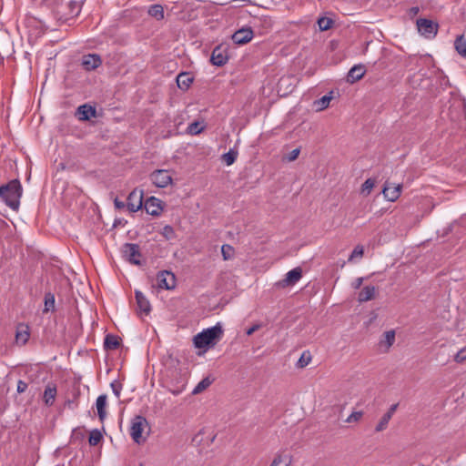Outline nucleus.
Segmentation results:
<instances>
[{"label":"nucleus","instance_id":"obj_38","mask_svg":"<svg viewBox=\"0 0 466 466\" xmlns=\"http://www.w3.org/2000/svg\"><path fill=\"white\" fill-rule=\"evenodd\" d=\"M221 253H222L223 258L225 260H228V259L232 258L233 253H234V249L229 245H223L221 247Z\"/></svg>","mask_w":466,"mask_h":466},{"label":"nucleus","instance_id":"obj_34","mask_svg":"<svg viewBox=\"0 0 466 466\" xmlns=\"http://www.w3.org/2000/svg\"><path fill=\"white\" fill-rule=\"evenodd\" d=\"M317 23L320 31H326L332 26L333 21L328 17H319Z\"/></svg>","mask_w":466,"mask_h":466},{"label":"nucleus","instance_id":"obj_10","mask_svg":"<svg viewBox=\"0 0 466 466\" xmlns=\"http://www.w3.org/2000/svg\"><path fill=\"white\" fill-rule=\"evenodd\" d=\"M253 35L251 28H240L233 34L232 40L235 44L244 45L251 41Z\"/></svg>","mask_w":466,"mask_h":466},{"label":"nucleus","instance_id":"obj_37","mask_svg":"<svg viewBox=\"0 0 466 466\" xmlns=\"http://www.w3.org/2000/svg\"><path fill=\"white\" fill-rule=\"evenodd\" d=\"M310 361H311L310 353L309 352H303L302 355L300 356V358L298 360V366L299 368H304L307 365H309Z\"/></svg>","mask_w":466,"mask_h":466},{"label":"nucleus","instance_id":"obj_7","mask_svg":"<svg viewBox=\"0 0 466 466\" xmlns=\"http://www.w3.org/2000/svg\"><path fill=\"white\" fill-rule=\"evenodd\" d=\"M150 180L157 187H166L172 182L171 176L165 169H158L151 173Z\"/></svg>","mask_w":466,"mask_h":466},{"label":"nucleus","instance_id":"obj_20","mask_svg":"<svg viewBox=\"0 0 466 466\" xmlns=\"http://www.w3.org/2000/svg\"><path fill=\"white\" fill-rule=\"evenodd\" d=\"M302 277V270L300 268H295L289 270L284 279V283L286 285H294L296 284Z\"/></svg>","mask_w":466,"mask_h":466},{"label":"nucleus","instance_id":"obj_44","mask_svg":"<svg viewBox=\"0 0 466 466\" xmlns=\"http://www.w3.org/2000/svg\"><path fill=\"white\" fill-rule=\"evenodd\" d=\"M111 389H112L113 393L116 395V397L119 398L121 390H122L121 384L116 381H114L111 383Z\"/></svg>","mask_w":466,"mask_h":466},{"label":"nucleus","instance_id":"obj_53","mask_svg":"<svg viewBox=\"0 0 466 466\" xmlns=\"http://www.w3.org/2000/svg\"><path fill=\"white\" fill-rule=\"evenodd\" d=\"M139 466H142V465H139Z\"/></svg>","mask_w":466,"mask_h":466},{"label":"nucleus","instance_id":"obj_16","mask_svg":"<svg viewBox=\"0 0 466 466\" xmlns=\"http://www.w3.org/2000/svg\"><path fill=\"white\" fill-rule=\"evenodd\" d=\"M135 297L137 305V309L140 312L148 314L151 310V306L147 297L139 290L135 291Z\"/></svg>","mask_w":466,"mask_h":466},{"label":"nucleus","instance_id":"obj_45","mask_svg":"<svg viewBox=\"0 0 466 466\" xmlns=\"http://www.w3.org/2000/svg\"><path fill=\"white\" fill-rule=\"evenodd\" d=\"M114 205H115L116 209H117L119 211L127 208V203L118 199L117 198H115Z\"/></svg>","mask_w":466,"mask_h":466},{"label":"nucleus","instance_id":"obj_4","mask_svg":"<svg viewBox=\"0 0 466 466\" xmlns=\"http://www.w3.org/2000/svg\"><path fill=\"white\" fill-rule=\"evenodd\" d=\"M417 27L419 32L426 38H433L438 32V24L426 18L418 19Z\"/></svg>","mask_w":466,"mask_h":466},{"label":"nucleus","instance_id":"obj_6","mask_svg":"<svg viewBox=\"0 0 466 466\" xmlns=\"http://www.w3.org/2000/svg\"><path fill=\"white\" fill-rule=\"evenodd\" d=\"M123 257L131 264L141 265L139 247L137 244L127 243L122 248Z\"/></svg>","mask_w":466,"mask_h":466},{"label":"nucleus","instance_id":"obj_43","mask_svg":"<svg viewBox=\"0 0 466 466\" xmlns=\"http://www.w3.org/2000/svg\"><path fill=\"white\" fill-rule=\"evenodd\" d=\"M300 153V149L299 148H295L293 150H291L286 157L285 158L291 162V161H294L298 158L299 155Z\"/></svg>","mask_w":466,"mask_h":466},{"label":"nucleus","instance_id":"obj_11","mask_svg":"<svg viewBox=\"0 0 466 466\" xmlns=\"http://www.w3.org/2000/svg\"><path fill=\"white\" fill-rule=\"evenodd\" d=\"M162 202L160 199L150 197L143 204L145 210L147 214L152 216H157L162 210Z\"/></svg>","mask_w":466,"mask_h":466},{"label":"nucleus","instance_id":"obj_18","mask_svg":"<svg viewBox=\"0 0 466 466\" xmlns=\"http://www.w3.org/2000/svg\"><path fill=\"white\" fill-rule=\"evenodd\" d=\"M377 294V289L374 286H365L358 295V301L362 303L371 300Z\"/></svg>","mask_w":466,"mask_h":466},{"label":"nucleus","instance_id":"obj_25","mask_svg":"<svg viewBox=\"0 0 466 466\" xmlns=\"http://www.w3.org/2000/svg\"><path fill=\"white\" fill-rule=\"evenodd\" d=\"M395 341V331L388 330L383 334V338L380 339V344L381 347L385 348V350H389V349L393 345Z\"/></svg>","mask_w":466,"mask_h":466},{"label":"nucleus","instance_id":"obj_50","mask_svg":"<svg viewBox=\"0 0 466 466\" xmlns=\"http://www.w3.org/2000/svg\"><path fill=\"white\" fill-rule=\"evenodd\" d=\"M126 222L127 221L123 218H116L113 223V228H116L118 227V225H124V224H126Z\"/></svg>","mask_w":466,"mask_h":466},{"label":"nucleus","instance_id":"obj_40","mask_svg":"<svg viewBox=\"0 0 466 466\" xmlns=\"http://www.w3.org/2000/svg\"><path fill=\"white\" fill-rule=\"evenodd\" d=\"M454 361L463 363L466 361V346L461 348L454 356Z\"/></svg>","mask_w":466,"mask_h":466},{"label":"nucleus","instance_id":"obj_2","mask_svg":"<svg viewBox=\"0 0 466 466\" xmlns=\"http://www.w3.org/2000/svg\"><path fill=\"white\" fill-rule=\"evenodd\" d=\"M223 334V329L219 323L215 326L206 329L198 333L193 338L194 346L198 349H207L220 339Z\"/></svg>","mask_w":466,"mask_h":466},{"label":"nucleus","instance_id":"obj_14","mask_svg":"<svg viewBox=\"0 0 466 466\" xmlns=\"http://www.w3.org/2000/svg\"><path fill=\"white\" fill-rule=\"evenodd\" d=\"M96 108L90 105L85 104L79 106L76 109V116L81 121H87L96 116Z\"/></svg>","mask_w":466,"mask_h":466},{"label":"nucleus","instance_id":"obj_9","mask_svg":"<svg viewBox=\"0 0 466 466\" xmlns=\"http://www.w3.org/2000/svg\"><path fill=\"white\" fill-rule=\"evenodd\" d=\"M228 60L227 48L223 46H216L211 54L210 62L217 66H224Z\"/></svg>","mask_w":466,"mask_h":466},{"label":"nucleus","instance_id":"obj_15","mask_svg":"<svg viewBox=\"0 0 466 466\" xmlns=\"http://www.w3.org/2000/svg\"><path fill=\"white\" fill-rule=\"evenodd\" d=\"M82 65L86 70H94L101 65V58L98 55L89 54L83 56Z\"/></svg>","mask_w":466,"mask_h":466},{"label":"nucleus","instance_id":"obj_1","mask_svg":"<svg viewBox=\"0 0 466 466\" xmlns=\"http://www.w3.org/2000/svg\"><path fill=\"white\" fill-rule=\"evenodd\" d=\"M21 196L22 186L17 179L0 187V198L14 210L18 208Z\"/></svg>","mask_w":466,"mask_h":466},{"label":"nucleus","instance_id":"obj_48","mask_svg":"<svg viewBox=\"0 0 466 466\" xmlns=\"http://www.w3.org/2000/svg\"><path fill=\"white\" fill-rule=\"evenodd\" d=\"M260 327H261L260 324H254L253 326H251L249 329H247V331H246L247 335H248V336L252 335L255 331L259 329Z\"/></svg>","mask_w":466,"mask_h":466},{"label":"nucleus","instance_id":"obj_21","mask_svg":"<svg viewBox=\"0 0 466 466\" xmlns=\"http://www.w3.org/2000/svg\"><path fill=\"white\" fill-rule=\"evenodd\" d=\"M466 230V214L462 215L460 218L451 222L444 233H451L453 231Z\"/></svg>","mask_w":466,"mask_h":466},{"label":"nucleus","instance_id":"obj_51","mask_svg":"<svg viewBox=\"0 0 466 466\" xmlns=\"http://www.w3.org/2000/svg\"><path fill=\"white\" fill-rule=\"evenodd\" d=\"M183 390H184V387H182L180 389H177V390H170L171 393L176 396L179 395Z\"/></svg>","mask_w":466,"mask_h":466},{"label":"nucleus","instance_id":"obj_39","mask_svg":"<svg viewBox=\"0 0 466 466\" xmlns=\"http://www.w3.org/2000/svg\"><path fill=\"white\" fill-rule=\"evenodd\" d=\"M363 251L364 249L362 246H357L351 252L349 261H354L356 258H360L363 255Z\"/></svg>","mask_w":466,"mask_h":466},{"label":"nucleus","instance_id":"obj_27","mask_svg":"<svg viewBox=\"0 0 466 466\" xmlns=\"http://www.w3.org/2000/svg\"><path fill=\"white\" fill-rule=\"evenodd\" d=\"M148 15L157 20L164 18V9L160 5H152L148 8Z\"/></svg>","mask_w":466,"mask_h":466},{"label":"nucleus","instance_id":"obj_32","mask_svg":"<svg viewBox=\"0 0 466 466\" xmlns=\"http://www.w3.org/2000/svg\"><path fill=\"white\" fill-rule=\"evenodd\" d=\"M102 438L103 436L100 431L93 430L90 432L88 442L91 446H96L101 441Z\"/></svg>","mask_w":466,"mask_h":466},{"label":"nucleus","instance_id":"obj_31","mask_svg":"<svg viewBox=\"0 0 466 466\" xmlns=\"http://www.w3.org/2000/svg\"><path fill=\"white\" fill-rule=\"evenodd\" d=\"M55 309V296L51 293H47L45 296V308L43 309L44 313H47L50 310Z\"/></svg>","mask_w":466,"mask_h":466},{"label":"nucleus","instance_id":"obj_23","mask_svg":"<svg viewBox=\"0 0 466 466\" xmlns=\"http://www.w3.org/2000/svg\"><path fill=\"white\" fill-rule=\"evenodd\" d=\"M192 82L193 77L189 73L183 72L177 76V85L181 90H187Z\"/></svg>","mask_w":466,"mask_h":466},{"label":"nucleus","instance_id":"obj_8","mask_svg":"<svg viewBox=\"0 0 466 466\" xmlns=\"http://www.w3.org/2000/svg\"><path fill=\"white\" fill-rule=\"evenodd\" d=\"M157 279L160 289H173L176 287V277L171 271H160Z\"/></svg>","mask_w":466,"mask_h":466},{"label":"nucleus","instance_id":"obj_22","mask_svg":"<svg viewBox=\"0 0 466 466\" xmlns=\"http://www.w3.org/2000/svg\"><path fill=\"white\" fill-rule=\"evenodd\" d=\"M96 407L97 410L98 418L101 421H103L105 420V418L106 417V395L102 394L97 397V399L96 400Z\"/></svg>","mask_w":466,"mask_h":466},{"label":"nucleus","instance_id":"obj_33","mask_svg":"<svg viewBox=\"0 0 466 466\" xmlns=\"http://www.w3.org/2000/svg\"><path fill=\"white\" fill-rule=\"evenodd\" d=\"M238 152L230 149L228 152L222 156V159L227 166H231L237 159Z\"/></svg>","mask_w":466,"mask_h":466},{"label":"nucleus","instance_id":"obj_36","mask_svg":"<svg viewBox=\"0 0 466 466\" xmlns=\"http://www.w3.org/2000/svg\"><path fill=\"white\" fill-rule=\"evenodd\" d=\"M390 419L391 418H390V415L384 414L382 416V418L380 419V420L379 421V423L376 425L375 431L380 432V431L386 430Z\"/></svg>","mask_w":466,"mask_h":466},{"label":"nucleus","instance_id":"obj_46","mask_svg":"<svg viewBox=\"0 0 466 466\" xmlns=\"http://www.w3.org/2000/svg\"><path fill=\"white\" fill-rule=\"evenodd\" d=\"M27 389V383H25V381L23 380H18L17 381V388H16V390L18 393H23Z\"/></svg>","mask_w":466,"mask_h":466},{"label":"nucleus","instance_id":"obj_17","mask_svg":"<svg viewBox=\"0 0 466 466\" xmlns=\"http://www.w3.org/2000/svg\"><path fill=\"white\" fill-rule=\"evenodd\" d=\"M365 67L363 65H355L350 68L348 73L347 80L350 83H354L362 78L365 74Z\"/></svg>","mask_w":466,"mask_h":466},{"label":"nucleus","instance_id":"obj_41","mask_svg":"<svg viewBox=\"0 0 466 466\" xmlns=\"http://www.w3.org/2000/svg\"><path fill=\"white\" fill-rule=\"evenodd\" d=\"M375 182L371 178H368L361 187L362 193L370 194L371 189L374 187Z\"/></svg>","mask_w":466,"mask_h":466},{"label":"nucleus","instance_id":"obj_13","mask_svg":"<svg viewBox=\"0 0 466 466\" xmlns=\"http://www.w3.org/2000/svg\"><path fill=\"white\" fill-rule=\"evenodd\" d=\"M401 185L386 183L383 187V195L389 201H395L400 195Z\"/></svg>","mask_w":466,"mask_h":466},{"label":"nucleus","instance_id":"obj_26","mask_svg":"<svg viewBox=\"0 0 466 466\" xmlns=\"http://www.w3.org/2000/svg\"><path fill=\"white\" fill-rule=\"evenodd\" d=\"M212 382H213V379H211L210 377H206V378L202 379L197 384V386L193 389L192 394L198 395V394L201 393L206 389H208L212 384Z\"/></svg>","mask_w":466,"mask_h":466},{"label":"nucleus","instance_id":"obj_42","mask_svg":"<svg viewBox=\"0 0 466 466\" xmlns=\"http://www.w3.org/2000/svg\"><path fill=\"white\" fill-rule=\"evenodd\" d=\"M362 411H353L351 414L349 415L345 421L348 423L357 422L362 418Z\"/></svg>","mask_w":466,"mask_h":466},{"label":"nucleus","instance_id":"obj_24","mask_svg":"<svg viewBox=\"0 0 466 466\" xmlns=\"http://www.w3.org/2000/svg\"><path fill=\"white\" fill-rule=\"evenodd\" d=\"M30 334L28 327L25 325H19L15 333V339L17 343H21L22 345L25 344L29 339Z\"/></svg>","mask_w":466,"mask_h":466},{"label":"nucleus","instance_id":"obj_49","mask_svg":"<svg viewBox=\"0 0 466 466\" xmlns=\"http://www.w3.org/2000/svg\"><path fill=\"white\" fill-rule=\"evenodd\" d=\"M398 409V403L393 404L390 407L389 410L385 413L386 415H390V418H392L393 414Z\"/></svg>","mask_w":466,"mask_h":466},{"label":"nucleus","instance_id":"obj_47","mask_svg":"<svg viewBox=\"0 0 466 466\" xmlns=\"http://www.w3.org/2000/svg\"><path fill=\"white\" fill-rule=\"evenodd\" d=\"M363 280L364 279L362 277H360V278H357L352 283H351V287L354 289H359L362 283H363Z\"/></svg>","mask_w":466,"mask_h":466},{"label":"nucleus","instance_id":"obj_30","mask_svg":"<svg viewBox=\"0 0 466 466\" xmlns=\"http://www.w3.org/2000/svg\"><path fill=\"white\" fill-rule=\"evenodd\" d=\"M456 51L463 57H466V40L463 35H460L456 38L455 43Z\"/></svg>","mask_w":466,"mask_h":466},{"label":"nucleus","instance_id":"obj_29","mask_svg":"<svg viewBox=\"0 0 466 466\" xmlns=\"http://www.w3.org/2000/svg\"><path fill=\"white\" fill-rule=\"evenodd\" d=\"M269 466H290V460L287 455L278 453Z\"/></svg>","mask_w":466,"mask_h":466},{"label":"nucleus","instance_id":"obj_5","mask_svg":"<svg viewBox=\"0 0 466 466\" xmlns=\"http://www.w3.org/2000/svg\"><path fill=\"white\" fill-rule=\"evenodd\" d=\"M143 190L135 188L132 190L127 199V209L130 213L137 212L143 207Z\"/></svg>","mask_w":466,"mask_h":466},{"label":"nucleus","instance_id":"obj_3","mask_svg":"<svg viewBox=\"0 0 466 466\" xmlns=\"http://www.w3.org/2000/svg\"><path fill=\"white\" fill-rule=\"evenodd\" d=\"M146 431H149V425L145 417L136 415L131 419L129 433L136 443L141 444L146 441L147 437L144 436Z\"/></svg>","mask_w":466,"mask_h":466},{"label":"nucleus","instance_id":"obj_35","mask_svg":"<svg viewBox=\"0 0 466 466\" xmlns=\"http://www.w3.org/2000/svg\"><path fill=\"white\" fill-rule=\"evenodd\" d=\"M204 127L200 126V123L198 121H194L188 125L187 128V132L189 135H198L203 130Z\"/></svg>","mask_w":466,"mask_h":466},{"label":"nucleus","instance_id":"obj_19","mask_svg":"<svg viewBox=\"0 0 466 466\" xmlns=\"http://www.w3.org/2000/svg\"><path fill=\"white\" fill-rule=\"evenodd\" d=\"M332 98H333V91H330L329 94L323 96L319 99L315 100L313 103V106H314L315 110L319 112V111H323L324 109H326L329 106V103Z\"/></svg>","mask_w":466,"mask_h":466},{"label":"nucleus","instance_id":"obj_28","mask_svg":"<svg viewBox=\"0 0 466 466\" xmlns=\"http://www.w3.org/2000/svg\"><path fill=\"white\" fill-rule=\"evenodd\" d=\"M104 346L106 350H115L119 346L118 338L115 335L108 334L105 338Z\"/></svg>","mask_w":466,"mask_h":466},{"label":"nucleus","instance_id":"obj_52","mask_svg":"<svg viewBox=\"0 0 466 466\" xmlns=\"http://www.w3.org/2000/svg\"><path fill=\"white\" fill-rule=\"evenodd\" d=\"M165 230H166V233H171L172 232V228L170 227H168V226H167L165 228Z\"/></svg>","mask_w":466,"mask_h":466},{"label":"nucleus","instance_id":"obj_12","mask_svg":"<svg viewBox=\"0 0 466 466\" xmlns=\"http://www.w3.org/2000/svg\"><path fill=\"white\" fill-rule=\"evenodd\" d=\"M56 395H57V388H56V384L48 383L45 388L43 397H42L45 405H46L47 407L53 406L55 403Z\"/></svg>","mask_w":466,"mask_h":466}]
</instances>
